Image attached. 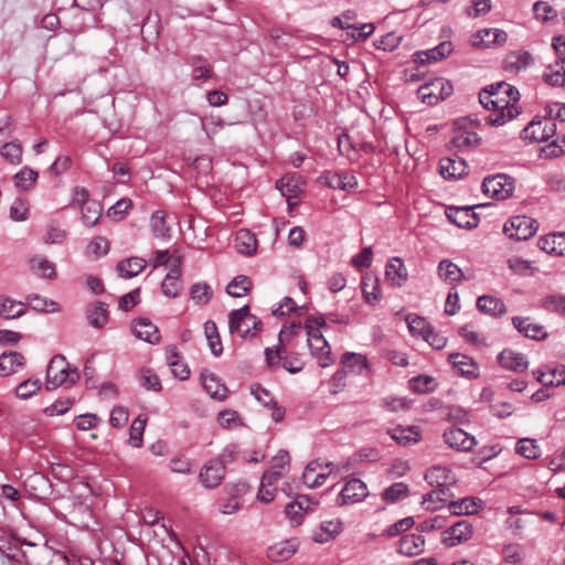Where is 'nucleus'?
<instances>
[{
  "label": "nucleus",
  "mask_w": 565,
  "mask_h": 565,
  "mask_svg": "<svg viewBox=\"0 0 565 565\" xmlns=\"http://www.w3.org/2000/svg\"><path fill=\"white\" fill-rule=\"evenodd\" d=\"M519 100V90L505 82L492 84L479 94L480 104L491 110L487 121L492 126H502L515 118L520 114Z\"/></svg>",
  "instance_id": "nucleus-1"
},
{
  "label": "nucleus",
  "mask_w": 565,
  "mask_h": 565,
  "mask_svg": "<svg viewBox=\"0 0 565 565\" xmlns=\"http://www.w3.org/2000/svg\"><path fill=\"white\" fill-rule=\"evenodd\" d=\"M326 327V322L321 317H308L305 322L307 334V344L311 354L317 359L321 367H328L332 364L330 347L324 339L321 328Z\"/></svg>",
  "instance_id": "nucleus-2"
},
{
  "label": "nucleus",
  "mask_w": 565,
  "mask_h": 565,
  "mask_svg": "<svg viewBox=\"0 0 565 565\" xmlns=\"http://www.w3.org/2000/svg\"><path fill=\"white\" fill-rule=\"evenodd\" d=\"M79 379L77 367H72L64 355H54L46 370V390H55L61 385H74Z\"/></svg>",
  "instance_id": "nucleus-3"
},
{
  "label": "nucleus",
  "mask_w": 565,
  "mask_h": 565,
  "mask_svg": "<svg viewBox=\"0 0 565 565\" xmlns=\"http://www.w3.org/2000/svg\"><path fill=\"white\" fill-rule=\"evenodd\" d=\"M262 327V321L249 312L248 306L233 310L230 315L228 330L241 338H253Z\"/></svg>",
  "instance_id": "nucleus-4"
},
{
  "label": "nucleus",
  "mask_w": 565,
  "mask_h": 565,
  "mask_svg": "<svg viewBox=\"0 0 565 565\" xmlns=\"http://www.w3.org/2000/svg\"><path fill=\"white\" fill-rule=\"evenodd\" d=\"M536 231L537 222L525 215L513 216L503 225V233L515 241L529 239Z\"/></svg>",
  "instance_id": "nucleus-5"
},
{
  "label": "nucleus",
  "mask_w": 565,
  "mask_h": 565,
  "mask_svg": "<svg viewBox=\"0 0 565 565\" xmlns=\"http://www.w3.org/2000/svg\"><path fill=\"white\" fill-rule=\"evenodd\" d=\"M452 93V85L444 78H435L418 87V98L428 105H435L450 96Z\"/></svg>",
  "instance_id": "nucleus-6"
},
{
  "label": "nucleus",
  "mask_w": 565,
  "mask_h": 565,
  "mask_svg": "<svg viewBox=\"0 0 565 565\" xmlns=\"http://www.w3.org/2000/svg\"><path fill=\"white\" fill-rule=\"evenodd\" d=\"M483 193L495 200H505L513 194L514 182L507 174H495L484 178Z\"/></svg>",
  "instance_id": "nucleus-7"
},
{
  "label": "nucleus",
  "mask_w": 565,
  "mask_h": 565,
  "mask_svg": "<svg viewBox=\"0 0 565 565\" xmlns=\"http://www.w3.org/2000/svg\"><path fill=\"white\" fill-rule=\"evenodd\" d=\"M330 467H333L332 462H323L320 460H313L310 461L303 472H302V480L303 483L309 488H318L322 486L326 481V479L334 472L333 468L330 469Z\"/></svg>",
  "instance_id": "nucleus-8"
},
{
  "label": "nucleus",
  "mask_w": 565,
  "mask_h": 565,
  "mask_svg": "<svg viewBox=\"0 0 565 565\" xmlns=\"http://www.w3.org/2000/svg\"><path fill=\"white\" fill-rule=\"evenodd\" d=\"M473 526L470 522L461 520L449 526L441 533V542L449 546H456L471 539Z\"/></svg>",
  "instance_id": "nucleus-9"
},
{
  "label": "nucleus",
  "mask_w": 565,
  "mask_h": 565,
  "mask_svg": "<svg viewBox=\"0 0 565 565\" xmlns=\"http://www.w3.org/2000/svg\"><path fill=\"white\" fill-rule=\"evenodd\" d=\"M460 122V120L455 122L454 135L450 142L458 151H468L479 145L480 137L475 130L465 128Z\"/></svg>",
  "instance_id": "nucleus-10"
},
{
  "label": "nucleus",
  "mask_w": 565,
  "mask_h": 565,
  "mask_svg": "<svg viewBox=\"0 0 565 565\" xmlns=\"http://www.w3.org/2000/svg\"><path fill=\"white\" fill-rule=\"evenodd\" d=\"M443 437L445 443L457 451H469L476 445L475 437L458 427L445 430Z\"/></svg>",
  "instance_id": "nucleus-11"
},
{
  "label": "nucleus",
  "mask_w": 565,
  "mask_h": 565,
  "mask_svg": "<svg viewBox=\"0 0 565 565\" xmlns=\"http://www.w3.org/2000/svg\"><path fill=\"white\" fill-rule=\"evenodd\" d=\"M342 530L343 524L339 519L324 520L312 530L311 539L313 542L319 544L328 543L335 539Z\"/></svg>",
  "instance_id": "nucleus-12"
},
{
  "label": "nucleus",
  "mask_w": 565,
  "mask_h": 565,
  "mask_svg": "<svg viewBox=\"0 0 565 565\" xmlns=\"http://www.w3.org/2000/svg\"><path fill=\"white\" fill-rule=\"evenodd\" d=\"M499 364L509 371L523 373L529 369L526 356L511 349H504L498 355Z\"/></svg>",
  "instance_id": "nucleus-13"
},
{
  "label": "nucleus",
  "mask_w": 565,
  "mask_h": 565,
  "mask_svg": "<svg viewBox=\"0 0 565 565\" xmlns=\"http://www.w3.org/2000/svg\"><path fill=\"white\" fill-rule=\"evenodd\" d=\"M132 333L136 338L150 344L159 343L161 339L157 326L147 318H138L134 321Z\"/></svg>",
  "instance_id": "nucleus-14"
},
{
  "label": "nucleus",
  "mask_w": 565,
  "mask_h": 565,
  "mask_svg": "<svg viewBox=\"0 0 565 565\" xmlns=\"http://www.w3.org/2000/svg\"><path fill=\"white\" fill-rule=\"evenodd\" d=\"M556 125L552 119L531 121L524 129L525 138L534 141H546L555 134Z\"/></svg>",
  "instance_id": "nucleus-15"
},
{
  "label": "nucleus",
  "mask_w": 565,
  "mask_h": 565,
  "mask_svg": "<svg viewBox=\"0 0 565 565\" xmlns=\"http://www.w3.org/2000/svg\"><path fill=\"white\" fill-rule=\"evenodd\" d=\"M352 359L353 352H347L343 354L341 360L342 367L337 371L330 380V393L338 394L347 386V377L353 371V365L351 363Z\"/></svg>",
  "instance_id": "nucleus-16"
},
{
  "label": "nucleus",
  "mask_w": 565,
  "mask_h": 565,
  "mask_svg": "<svg viewBox=\"0 0 565 565\" xmlns=\"http://www.w3.org/2000/svg\"><path fill=\"white\" fill-rule=\"evenodd\" d=\"M224 473L223 462L212 460L202 468L199 477L205 488H215L223 480Z\"/></svg>",
  "instance_id": "nucleus-17"
},
{
  "label": "nucleus",
  "mask_w": 565,
  "mask_h": 565,
  "mask_svg": "<svg viewBox=\"0 0 565 565\" xmlns=\"http://www.w3.org/2000/svg\"><path fill=\"white\" fill-rule=\"evenodd\" d=\"M385 278L393 287H402L406 282L408 273L402 258L393 257L387 262Z\"/></svg>",
  "instance_id": "nucleus-18"
},
{
  "label": "nucleus",
  "mask_w": 565,
  "mask_h": 565,
  "mask_svg": "<svg viewBox=\"0 0 565 565\" xmlns=\"http://www.w3.org/2000/svg\"><path fill=\"white\" fill-rule=\"evenodd\" d=\"M447 216L450 222L461 228H475L479 223V216L470 206L450 209Z\"/></svg>",
  "instance_id": "nucleus-19"
},
{
  "label": "nucleus",
  "mask_w": 565,
  "mask_h": 565,
  "mask_svg": "<svg viewBox=\"0 0 565 565\" xmlns=\"http://www.w3.org/2000/svg\"><path fill=\"white\" fill-rule=\"evenodd\" d=\"M448 361L452 367L457 370L460 375L476 379L479 374V366L475 360L466 354L451 353L448 356Z\"/></svg>",
  "instance_id": "nucleus-20"
},
{
  "label": "nucleus",
  "mask_w": 565,
  "mask_h": 565,
  "mask_svg": "<svg viewBox=\"0 0 565 565\" xmlns=\"http://www.w3.org/2000/svg\"><path fill=\"white\" fill-rule=\"evenodd\" d=\"M166 361L170 366L171 372L174 377L180 381L188 380L190 376L189 366L182 361L180 352L178 351L175 345H169L166 349Z\"/></svg>",
  "instance_id": "nucleus-21"
},
{
  "label": "nucleus",
  "mask_w": 565,
  "mask_h": 565,
  "mask_svg": "<svg viewBox=\"0 0 565 565\" xmlns=\"http://www.w3.org/2000/svg\"><path fill=\"white\" fill-rule=\"evenodd\" d=\"M425 480L430 484L438 488H445L456 482L454 472L444 466H434L425 473Z\"/></svg>",
  "instance_id": "nucleus-22"
},
{
  "label": "nucleus",
  "mask_w": 565,
  "mask_h": 565,
  "mask_svg": "<svg viewBox=\"0 0 565 565\" xmlns=\"http://www.w3.org/2000/svg\"><path fill=\"white\" fill-rule=\"evenodd\" d=\"M202 384L205 392L216 401H224L228 396V390L216 376L211 372H202L201 374Z\"/></svg>",
  "instance_id": "nucleus-23"
},
{
  "label": "nucleus",
  "mask_w": 565,
  "mask_h": 565,
  "mask_svg": "<svg viewBox=\"0 0 565 565\" xmlns=\"http://www.w3.org/2000/svg\"><path fill=\"white\" fill-rule=\"evenodd\" d=\"M439 172L445 179H459L467 174L468 166L462 158H444L439 162Z\"/></svg>",
  "instance_id": "nucleus-24"
},
{
  "label": "nucleus",
  "mask_w": 565,
  "mask_h": 565,
  "mask_svg": "<svg viewBox=\"0 0 565 565\" xmlns=\"http://www.w3.org/2000/svg\"><path fill=\"white\" fill-rule=\"evenodd\" d=\"M537 245L546 254L563 256L565 255V233H553L541 237Z\"/></svg>",
  "instance_id": "nucleus-25"
},
{
  "label": "nucleus",
  "mask_w": 565,
  "mask_h": 565,
  "mask_svg": "<svg viewBox=\"0 0 565 565\" xmlns=\"http://www.w3.org/2000/svg\"><path fill=\"white\" fill-rule=\"evenodd\" d=\"M320 179L323 184L334 190L350 191L353 188V177L345 171H328Z\"/></svg>",
  "instance_id": "nucleus-26"
},
{
  "label": "nucleus",
  "mask_w": 565,
  "mask_h": 565,
  "mask_svg": "<svg viewBox=\"0 0 565 565\" xmlns=\"http://www.w3.org/2000/svg\"><path fill=\"white\" fill-rule=\"evenodd\" d=\"M508 34L499 29H483L472 36L475 46H490L492 44H502L507 41Z\"/></svg>",
  "instance_id": "nucleus-27"
},
{
  "label": "nucleus",
  "mask_w": 565,
  "mask_h": 565,
  "mask_svg": "<svg viewBox=\"0 0 565 565\" xmlns=\"http://www.w3.org/2000/svg\"><path fill=\"white\" fill-rule=\"evenodd\" d=\"M298 548V542L295 539L285 540L271 545L267 555L274 562H284L290 558Z\"/></svg>",
  "instance_id": "nucleus-28"
},
{
  "label": "nucleus",
  "mask_w": 565,
  "mask_h": 565,
  "mask_svg": "<svg viewBox=\"0 0 565 565\" xmlns=\"http://www.w3.org/2000/svg\"><path fill=\"white\" fill-rule=\"evenodd\" d=\"M425 540L420 534H406L398 542V552L412 557L424 551Z\"/></svg>",
  "instance_id": "nucleus-29"
},
{
  "label": "nucleus",
  "mask_w": 565,
  "mask_h": 565,
  "mask_svg": "<svg viewBox=\"0 0 565 565\" xmlns=\"http://www.w3.org/2000/svg\"><path fill=\"white\" fill-rule=\"evenodd\" d=\"M310 503L311 500L308 495H300L286 505V515L294 525H299L301 523L302 516L308 511Z\"/></svg>",
  "instance_id": "nucleus-30"
},
{
  "label": "nucleus",
  "mask_w": 565,
  "mask_h": 565,
  "mask_svg": "<svg viewBox=\"0 0 565 565\" xmlns=\"http://www.w3.org/2000/svg\"><path fill=\"white\" fill-rule=\"evenodd\" d=\"M24 365V356L15 351L3 352L0 355V374L8 376L19 372Z\"/></svg>",
  "instance_id": "nucleus-31"
},
{
  "label": "nucleus",
  "mask_w": 565,
  "mask_h": 565,
  "mask_svg": "<svg viewBox=\"0 0 565 565\" xmlns=\"http://www.w3.org/2000/svg\"><path fill=\"white\" fill-rule=\"evenodd\" d=\"M303 184L305 182L300 177L285 175L276 182V188L289 201L298 196L302 191Z\"/></svg>",
  "instance_id": "nucleus-32"
},
{
  "label": "nucleus",
  "mask_w": 565,
  "mask_h": 565,
  "mask_svg": "<svg viewBox=\"0 0 565 565\" xmlns=\"http://www.w3.org/2000/svg\"><path fill=\"white\" fill-rule=\"evenodd\" d=\"M361 288L363 297L369 305L374 306L381 298L379 278L373 274H366L362 277Z\"/></svg>",
  "instance_id": "nucleus-33"
},
{
  "label": "nucleus",
  "mask_w": 565,
  "mask_h": 565,
  "mask_svg": "<svg viewBox=\"0 0 565 565\" xmlns=\"http://www.w3.org/2000/svg\"><path fill=\"white\" fill-rule=\"evenodd\" d=\"M180 277H181L180 266L178 263L173 264L172 267L170 268L169 273L166 275V277L162 281V285H161L162 292L167 297L175 298L177 296H179L180 290H181Z\"/></svg>",
  "instance_id": "nucleus-34"
},
{
  "label": "nucleus",
  "mask_w": 565,
  "mask_h": 565,
  "mask_svg": "<svg viewBox=\"0 0 565 565\" xmlns=\"http://www.w3.org/2000/svg\"><path fill=\"white\" fill-rule=\"evenodd\" d=\"M28 310L24 302L17 301L7 296H0V317L15 319L22 317Z\"/></svg>",
  "instance_id": "nucleus-35"
},
{
  "label": "nucleus",
  "mask_w": 565,
  "mask_h": 565,
  "mask_svg": "<svg viewBox=\"0 0 565 565\" xmlns=\"http://www.w3.org/2000/svg\"><path fill=\"white\" fill-rule=\"evenodd\" d=\"M483 503L480 499L463 498L449 503V512L452 515L475 514L480 511Z\"/></svg>",
  "instance_id": "nucleus-36"
},
{
  "label": "nucleus",
  "mask_w": 565,
  "mask_h": 565,
  "mask_svg": "<svg viewBox=\"0 0 565 565\" xmlns=\"http://www.w3.org/2000/svg\"><path fill=\"white\" fill-rule=\"evenodd\" d=\"M543 79L548 85L565 87V57H559L554 64L548 65Z\"/></svg>",
  "instance_id": "nucleus-37"
},
{
  "label": "nucleus",
  "mask_w": 565,
  "mask_h": 565,
  "mask_svg": "<svg viewBox=\"0 0 565 565\" xmlns=\"http://www.w3.org/2000/svg\"><path fill=\"white\" fill-rule=\"evenodd\" d=\"M512 323L527 338L540 340L546 337L544 328L537 323L531 322L529 318L514 317Z\"/></svg>",
  "instance_id": "nucleus-38"
},
{
  "label": "nucleus",
  "mask_w": 565,
  "mask_h": 565,
  "mask_svg": "<svg viewBox=\"0 0 565 565\" xmlns=\"http://www.w3.org/2000/svg\"><path fill=\"white\" fill-rule=\"evenodd\" d=\"M276 476H278L276 472H264L257 493L258 501L269 503L275 499L276 486L279 481Z\"/></svg>",
  "instance_id": "nucleus-39"
},
{
  "label": "nucleus",
  "mask_w": 565,
  "mask_h": 565,
  "mask_svg": "<svg viewBox=\"0 0 565 565\" xmlns=\"http://www.w3.org/2000/svg\"><path fill=\"white\" fill-rule=\"evenodd\" d=\"M454 46L451 42H441L437 46L416 53V61H419L420 63L425 62H437L440 61L452 52Z\"/></svg>",
  "instance_id": "nucleus-40"
},
{
  "label": "nucleus",
  "mask_w": 565,
  "mask_h": 565,
  "mask_svg": "<svg viewBox=\"0 0 565 565\" xmlns=\"http://www.w3.org/2000/svg\"><path fill=\"white\" fill-rule=\"evenodd\" d=\"M86 316L89 324L96 329H102L108 322L107 305L102 301L92 303L87 310Z\"/></svg>",
  "instance_id": "nucleus-41"
},
{
  "label": "nucleus",
  "mask_w": 565,
  "mask_h": 565,
  "mask_svg": "<svg viewBox=\"0 0 565 565\" xmlns=\"http://www.w3.org/2000/svg\"><path fill=\"white\" fill-rule=\"evenodd\" d=\"M532 56L530 53L524 51H515L509 53L504 61H503V67L508 72L516 73L521 70H524L527 67V65L531 63Z\"/></svg>",
  "instance_id": "nucleus-42"
},
{
  "label": "nucleus",
  "mask_w": 565,
  "mask_h": 565,
  "mask_svg": "<svg viewBox=\"0 0 565 565\" xmlns=\"http://www.w3.org/2000/svg\"><path fill=\"white\" fill-rule=\"evenodd\" d=\"M477 308L481 312L493 317H500L507 311L505 305L500 299L487 295L477 299Z\"/></svg>",
  "instance_id": "nucleus-43"
},
{
  "label": "nucleus",
  "mask_w": 565,
  "mask_h": 565,
  "mask_svg": "<svg viewBox=\"0 0 565 565\" xmlns=\"http://www.w3.org/2000/svg\"><path fill=\"white\" fill-rule=\"evenodd\" d=\"M235 247L238 253L250 256L256 253L257 239L248 230H241L235 236Z\"/></svg>",
  "instance_id": "nucleus-44"
},
{
  "label": "nucleus",
  "mask_w": 565,
  "mask_h": 565,
  "mask_svg": "<svg viewBox=\"0 0 565 565\" xmlns=\"http://www.w3.org/2000/svg\"><path fill=\"white\" fill-rule=\"evenodd\" d=\"M146 267V260L141 257H130L118 263L117 270L122 278H132Z\"/></svg>",
  "instance_id": "nucleus-45"
},
{
  "label": "nucleus",
  "mask_w": 565,
  "mask_h": 565,
  "mask_svg": "<svg viewBox=\"0 0 565 565\" xmlns=\"http://www.w3.org/2000/svg\"><path fill=\"white\" fill-rule=\"evenodd\" d=\"M391 437L398 443L399 445L407 446L411 444H416L419 438L420 434L419 430L414 426L408 427H395L391 431Z\"/></svg>",
  "instance_id": "nucleus-46"
},
{
  "label": "nucleus",
  "mask_w": 565,
  "mask_h": 565,
  "mask_svg": "<svg viewBox=\"0 0 565 565\" xmlns=\"http://www.w3.org/2000/svg\"><path fill=\"white\" fill-rule=\"evenodd\" d=\"M438 274L441 279L449 284H457L465 279L462 270L452 262L443 259L438 265Z\"/></svg>",
  "instance_id": "nucleus-47"
},
{
  "label": "nucleus",
  "mask_w": 565,
  "mask_h": 565,
  "mask_svg": "<svg viewBox=\"0 0 565 565\" xmlns=\"http://www.w3.org/2000/svg\"><path fill=\"white\" fill-rule=\"evenodd\" d=\"M534 374L537 382L544 386H561L565 384V366L563 365L553 369L548 373L536 371Z\"/></svg>",
  "instance_id": "nucleus-48"
},
{
  "label": "nucleus",
  "mask_w": 565,
  "mask_h": 565,
  "mask_svg": "<svg viewBox=\"0 0 565 565\" xmlns=\"http://www.w3.org/2000/svg\"><path fill=\"white\" fill-rule=\"evenodd\" d=\"M31 269L42 278L53 279L56 276L55 266L47 258L34 256L30 259Z\"/></svg>",
  "instance_id": "nucleus-49"
},
{
  "label": "nucleus",
  "mask_w": 565,
  "mask_h": 565,
  "mask_svg": "<svg viewBox=\"0 0 565 565\" xmlns=\"http://www.w3.org/2000/svg\"><path fill=\"white\" fill-rule=\"evenodd\" d=\"M150 228L154 237L167 239L170 237V227L163 211H154L150 217Z\"/></svg>",
  "instance_id": "nucleus-50"
},
{
  "label": "nucleus",
  "mask_w": 565,
  "mask_h": 565,
  "mask_svg": "<svg viewBox=\"0 0 565 565\" xmlns=\"http://www.w3.org/2000/svg\"><path fill=\"white\" fill-rule=\"evenodd\" d=\"M290 457L286 450H279L271 459V466L266 472H276L277 480H281L289 471Z\"/></svg>",
  "instance_id": "nucleus-51"
},
{
  "label": "nucleus",
  "mask_w": 565,
  "mask_h": 565,
  "mask_svg": "<svg viewBox=\"0 0 565 565\" xmlns=\"http://www.w3.org/2000/svg\"><path fill=\"white\" fill-rule=\"evenodd\" d=\"M250 279L247 276L239 275L228 282L226 291L230 296L239 298L247 295V292L250 290Z\"/></svg>",
  "instance_id": "nucleus-52"
},
{
  "label": "nucleus",
  "mask_w": 565,
  "mask_h": 565,
  "mask_svg": "<svg viewBox=\"0 0 565 565\" xmlns=\"http://www.w3.org/2000/svg\"><path fill=\"white\" fill-rule=\"evenodd\" d=\"M1 157L11 164H19L22 160V147L18 140L6 142L0 149Z\"/></svg>",
  "instance_id": "nucleus-53"
},
{
  "label": "nucleus",
  "mask_w": 565,
  "mask_h": 565,
  "mask_svg": "<svg viewBox=\"0 0 565 565\" xmlns=\"http://www.w3.org/2000/svg\"><path fill=\"white\" fill-rule=\"evenodd\" d=\"M204 333L209 341L210 349L215 356L222 354L223 348L217 332L216 324L213 321L204 323Z\"/></svg>",
  "instance_id": "nucleus-54"
},
{
  "label": "nucleus",
  "mask_w": 565,
  "mask_h": 565,
  "mask_svg": "<svg viewBox=\"0 0 565 565\" xmlns=\"http://www.w3.org/2000/svg\"><path fill=\"white\" fill-rule=\"evenodd\" d=\"M109 242L104 236L94 237L86 246V254L95 259L108 254Z\"/></svg>",
  "instance_id": "nucleus-55"
},
{
  "label": "nucleus",
  "mask_w": 565,
  "mask_h": 565,
  "mask_svg": "<svg viewBox=\"0 0 565 565\" xmlns=\"http://www.w3.org/2000/svg\"><path fill=\"white\" fill-rule=\"evenodd\" d=\"M212 295V288L206 282H195L191 287V299L200 306L206 305L211 300Z\"/></svg>",
  "instance_id": "nucleus-56"
},
{
  "label": "nucleus",
  "mask_w": 565,
  "mask_h": 565,
  "mask_svg": "<svg viewBox=\"0 0 565 565\" xmlns=\"http://www.w3.org/2000/svg\"><path fill=\"white\" fill-rule=\"evenodd\" d=\"M38 179V172L29 167H23L14 175L15 185L23 190H30Z\"/></svg>",
  "instance_id": "nucleus-57"
},
{
  "label": "nucleus",
  "mask_w": 565,
  "mask_h": 565,
  "mask_svg": "<svg viewBox=\"0 0 565 565\" xmlns=\"http://www.w3.org/2000/svg\"><path fill=\"white\" fill-rule=\"evenodd\" d=\"M147 418L142 415H139L132 423L129 429V444L139 448L142 445V435L145 431Z\"/></svg>",
  "instance_id": "nucleus-58"
},
{
  "label": "nucleus",
  "mask_w": 565,
  "mask_h": 565,
  "mask_svg": "<svg viewBox=\"0 0 565 565\" xmlns=\"http://www.w3.org/2000/svg\"><path fill=\"white\" fill-rule=\"evenodd\" d=\"M30 205L23 198H17L10 206V218L14 222H24L29 218Z\"/></svg>",
  "instance_id": "nucleus-59"
},
{
  "label": "nucleus",
  "mask_w": 565,
  "mask_h": 565,
  "mask_svg": "<svg viewBox=\"0 0 565 565\" xmlns=\"http://www.w3.org/2000/svg\"><path fill=\"white\" fill-rule=\"evenodd\" d=\"M406 322L409 332L414 337L424 338L428 330L431 328L425 318L419 317L417 315H408L406 317Z\"/></svg>",
  "instance_id": "nucleus-60"
},
{
  "label": "nucleus",
  "mask_w": 565,
  "mask_h": 565,
  "mask_svg": "<svg viewBox=\"0 0 565 565\" xmlns=\"http://www.w3.org/2000/svg\"><path fill=\"white\" fill-rule=\"evenodd\" d=\"M533 262L523 259L519 256H512L508 259V266L509 268L518 275H534L537 270L536 267H534Z\"/></svg>",
  "instance_id": "nucleus-61"
},
{
  "label": "nucleus",
  "mask_w": 565,
  "mask_h": 565,
  "mask_svg": "<svg viewBox=\"0 0 565 565\" xmlns=\"http://www.w3.org/2000/svg\"><path fill=\"white\" fill-rule=\"evenodd\" d=\"M41 385L39 379H28L17 386L15 396L21 399H28L40 391Z\"/></svg>",
  "instance_id": "nucleus-62"
},
{
  "label": "nucleus",
  "mask_w": 565,
  "mask_h": 565,
  "mask_svg": "<svg viewBox=\"0 0 565 565\" xmlns=\"http://www.w3.org/2000/svg\"><path fill=\"white\" fill-rule=\"evenodd\" d=\"M523 548L520 544L509 543L502 548V557L507 564L520 565L523 561Z\"/></svg>",
  "instance_id": "nucleus-63"
},
{
  "label": "nucleus",
  "mask_w": 565,
  "mask_h": 565,
  "mask_svg": "<svg viewBox=\"0 0 565 565\" xmlns=\"http://www.w3.org/2000/svg\"><path fill=\"white\" fill-rule=\"evenodd\" d=\"M542 307L547 311L565 315V295H548L544 297Z\"/></svg>",
  "instance_id": "nucleus-64"
}]
</instances>
